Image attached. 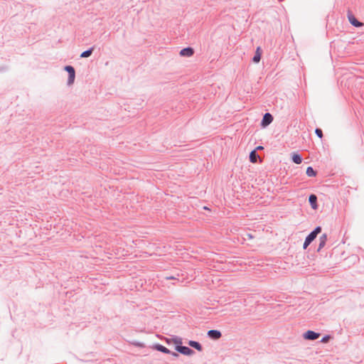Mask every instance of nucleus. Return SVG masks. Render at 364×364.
I'll return each instance as SVG.
<instances>
[{
	"label": "nucleus",
	"instance_id": "f257e3e1",
	"mask_svg": "<svg viewBox=\"0 0 364 364\" xmlns=\"http://www.w3.org/2000/svg\"><path fill=\"white\" fill-rule=\"evenodd\" d=\"M321 232V228L317 226L311 231L306 237L303 245V248L305 250L307 247L315 240L317 235Z\"/></svg>",
	"mask_w": 364,
	"mask_h": 364
},
{
	"label": "nucleus",
	"instance_id": "f03ea898",
	"mask_svg": "<svg viewBox=\"0 0 364 364\" xmlns=\"http://www.w3.org/2000/svg\"><path fill=\"white\" fill-rule=\"evenodd\" d=\"M64 70L68 73V79L67 85L68 86L72 85L75 79V70L72 65H65Z\"/></svg>",
	"mask_w": 364,
	"mask_h": 364
},
{
	"label": "nucleus",
	"instance_id": "7ed1b4c3",
	"mask_svg": "<svg viewBox=\"0 0 364 364\" xmlns=\"http://www.w3.org/2000/svg\"><path fill=\"white\" fill-rule=\"evenodd\" d=\"M175 350L183 354V355H193L195 352L194 350H193L192 349H191L190 348L187 347V346H182V345H176V347H175Z\"/></svg>",
	"mask_w": 364,
	"mask_h": 364
},
{
	"label": "nucleus",
	"instance_id": "20e7f679",
	"mask_svg": "<svg viewBox=\"0 0 364 364\" xmlns=\"http://www.w3.org/2000/svg\"><path fill=\"white\" fill-rule=\"evenodd\" d=\"M320 335L319 333L309 330L304 333L303 337L306 340L315 341L320 337Z\"/></svg>",
	"mask_w": 364,
	"mask_h": 364
},
{
	"label": "nucleus",
	"instance_id": "39448f33",
	"mask_svg": "<svg viewBox=\"0 0 364 364\" xmlns=\"http://www.w3.org/2000/svg\"><path fill=\"white\" fill-rule=\"evenodd\" d=\"M273 121V117L272 115L269 113V112H267L264 114L263 117H262V122H261V126L262 127H267L268 125H269Z\"/></svg>",
	"mask_w": 364,
	"mask_h": 364
},
{
	"label": "nucleus",
	"instance_id": "423d86ee",
	"mask_svg": "<svg viewBox=\"0 0 364 364\" xmlns=\"http://www.w3.org/2000/svg\"><path fill=\"white\" fill-rule=\"evenodd\" d=\"M208 336L213 340H218L222 336V333L218 330H209L207 333Z\"/></svg>",
	"mask_w": 364,
	"mask_h": 364
},
{
	"label": "nucleus",
	"instance_id": "0eeeda50",
	"mask_svg": "<svg viewBox=\"0 0 364 364\" xmlns=\"http://www.w3.org/2000/svg\"><path fill=\"white\" fill-rule=\"evenodd\" d=\"M348 18L349 22L355 27L359 28L363 25L361 22L357 20V18L351 14H348Z\"/></svg>",
	"mask_w": 364,
	"mask_h": 364
},
{
	"label": "nucleus",
	"instance_id": "6e6552de",
	"mask_svg": "<svg viewBox=\"0 0 364 364\" xmlns=\"http://www.w3.org/2000/svg\"><path fill=\"white\" fill-rule=\"evenodd\" d=\"M193 53H194V50L191 47H187V48H183L180 51V55L181 56H186V57H191L193 55Z\"/></svg>",
	"mask_w": 364,
	"mask_h": 364
},
{
	"label": "nucleus",
	"instance_id": "1a4fd4ad",
	"mask_svg": "<svg viewBox=\"0 0 364 364\" xmlns=\"http://www.w3.org/2000/svg\"><path fill=\"white\" fill-rule=\"evenodd\" d=\"M309 202L314 210L318 208L317 196L314 194H311L309 197Z\"/></svg>",
	"mask_w": 364,
	"mask_h": 364
},
{
	"label": "nucleus",
	"instance_id": "9d476101",
	"mask_svg": "<svg viewBox=\"0 0 364 364\" xmlns=\"http://www.w3.org/2000/svg\"><path fill=\"white\" fill-rule=\"evenodd\" d=\"M327 241V235L326 233L323 234L319 237V245L317 249V252H319L326 245Z\"/></svg>",
	"mask_w": 364,
	"mask_h": 364
},
{
	"label": "nucleus",
	"instance_id": "9b49d317",
	"mask_svg": "<svg viewBox=\"0 0 364 364\" xmlns=\"http://www.w3.org/2000/svg\"><path fill=\"white\" fill-rule=\"evenodd\" d=\"M188 346H190L191 347L196 349L198 351H202L203 350V347H202L201 344L199 342H198V341H189L188 342Z\"/></svg>",
	"mask_w": 364,
	"mask_h": 364
},
{
	"label": "nucleus",
	"instance_id": "f8f14e48",
	"mask_svg": "<svg viewBox=\"0 0 364 364\" xmlns=\"http://www.w3.org/2000/svg\"><path fill=\"white\" fill-rule=\"evenodd\" d=\"M291 160L296 164H300L302 162V157L300 154L294 152L291 154Z\"/></svg>",
	"mask_w": 364,
	"mask_h": 364
},
{
	"label": "nucleus",
	"instance_id": "ddd939ff",
	"mask_svg": "<svg viewBox=\"0 0 364 364\" xmlns=\"http://www.w3.org/2000/svg\"><path fill=\"white\" fill-rule=\"evenodd\" d=\"M154 348V349H156L158 351H160L161 353H164L166 354L171 353V350L169 349H168L167 348H166L165 346H164L161 344H156Z\"/></svg>",
	"mask_w": 364,
	"mask_h": 364
},
{
	"label": "nucleus",
	"instance_id": "4468645a",
	"mask_svg": "<svg viewBox=\"0 0 364 364\" xmlns=\"http://www.w3.org/2000/svg\"><path fill=\"white\" fill-rule=\"evenodd\" d=\"M261 55H262V53H261V50H260V48L259 47H257V50H256V52H255V54L252 58V61L255 63H257L260 61V59H261Z\"/></svg>",
	"mask_w": 364,
	"mask_h": 364
},
{
	"label": "nucleus",
	"instance_id": "2eb2a0df",
	"mask_svg": "<svg viewBox=\"0 0 364 364\" xmlns=\"http://www.w3.org/2000/svg\"><path fill=\"white\" fill-rule=\"evenodd\" d=\"M259 158L256 150H252L250 154V161L252 163H256L257 159Z\"/></svg>",
	"mask_w": 364,
	"mask_h": 364
},
{
	"label": "nucleus",
	"instance_id": "dca6fc26",
	"mask_svg": "<svg viewBox=\"0 0 364 364\" xmlns=\"http://www.w3.org/2000/svg\"><path fill=\"white\" fill-rule=\"evenodd\" d=\"M94 50V47H91L89 49L85 50L80 54V58H85L90 57Z\"/></svg>",
	"mask_w": 364,
	"mask_h": 364
},
{
	"label": "nucleus",
	"instance_id": "f3484780",
	"mask_svg": "<svg viewBox=\"0 0 364 364\" xmlns=\"http://www.w3.org/2000/svg\"><path fill=\"white\" fill-rule=\"evenodd\" d=\"M306 173L309 177H314L316 176V171L311 166L307 167Z\"/></svg>",
	"mask_w": 364,
	"mask_h": 364
},
{
	"label": "nucleus",
	"instance_id": "a211bd4d",
	"mask_svg": "<svg viewBox=\"0 0 364 364\" xmlns=\"http://www.w3.org/2000/svg\"><path fill=\"white\" fill-rule=\"evenodd\" d=\"M315 133L318 137L321 139L323 137V132L321 129L316 128L315 130Z\"/></svg>",
	"mask_w": 364,
	"mask_h": 364
},
{
	"label": "nucleus",
	"instance_id": "6ab92c4d",
	"mask_svg": "<svg viewBox=\"0 0 364 364\" xmlns=\"http://www.w3.org/2000/svg\"><path fill=\"white\" fill-rule=\"evenodd\" d=\"M174 343L176 345H182V339L179 337H175L173 339Z\"/></svg>",
	"mask_w": 364,
	"mask_h": 364
},
{
	"label": "nucleus",
	"instance_id": "aec40b11",
	"mask_svg": "<svg viewBox=\"0 0 364 364\" xmlns=\"http://www.w3.org/2000/svg\"><path fill=\"white\" fill-rule=\"evenodd\" d=\"M331 338V336L330 335H326V336H324L321 340V343H327Z\"/></svg>",
	"mask_w": 364,
	"mask_h": 364
},
{
	"label": "nucleus",
	"instance_id": "412c9836",
	"mask_svg": "<svg viewBox=\"0 0 364 364\" xmlns=\"http://www.w3.org/2000/svg\"><path fill=\"white\" fill-rule=\"evenodd\" d=\"M170 354H171L172 356L176 357V358H177V357L178 356V354L177 353H176V352H172V351H171V353H170Z\"/></svg>",
	"mask_w": 364,
	"mask_h": 364
},
{
	"label": "nucleus",
	"instance_id": "4be33fe9",
	"mask_svg": "<svg viewBox=\"0 0 364 364\" xmlns=\"http://www.w3.org/2000/svg\"><path fill=\"white\" fill-rule=\"evenodd\" d=\"M264 149V148H263V146H257L255 150H256V151H257V150H262V149Z\"/></svg>",
	"mask_w": 364,
	"mask_h": 364
},
{
	"label": "nucleus",
	"instance_id": "5701e85b",
	"mask_svg": "<svg viewBox=\"0 0 364 364\" xmlns=\"http://www.w3.org/2000/svg\"><path fill=\"white\" fill-rule=\"evenodd\" d=\"M166 279H176V277H166Z\"/></svg>",
	"mask_w": 364,
	"mask_h": 364
}]
</instances>
